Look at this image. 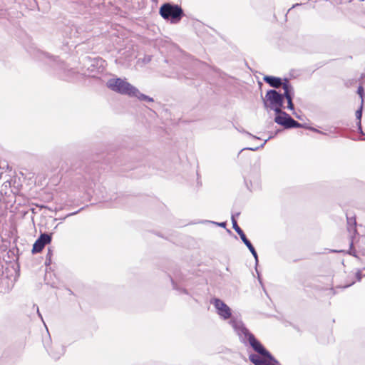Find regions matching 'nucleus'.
Instances as JSON below:
<instances>
[{
    "label": "nucleus",
    "mask_w": 365,
    "mask_h": 365,
    "mask_svg": "<svg viewBox=\"0 0 365 365\" xmlns=\"http://www.w3.org/2000/svg\"><path fill=\"white\" fill-rule=\"evenodd\" d=\"M211 303L217 310V314L224 320L228 319L232 316L231 309L221 299H214Z\"/></svg>",
    "instance_id": "7"
},
{
    "label": "nucleus",
    "mask_w": 365,
    "mask_h": 365,
    "mask_svg": "<svg viewBox=\"0 0 365 365\" xmlns=\"http://www.w3.org/2000/svg\"><path fill=\"white\" fill-rule=\"evenodd\" d=\"M293 114H294V115H295V116H296V118H299V115H296L294 113H293Z\"/></svg>",
    "instance_id": "31"
},
{
    "label": "nucleus",
    "mask_w": 365,
    "mask_h": 365,
    "mask_svg": "<svg viewBox=\"0 0 365 365\" xmlns=\"http://www.w3.org/2000/svg\"><path fill=\"white\" fill-rule=\"evenodd\" d=\"M363 276H365V273H363L362 270H357L356 272V277L357 281H360Z\"/></svg>",
    "instance_id": "22"
},
{
    "label": "nucleus",
    "mask_w": 365,
    "mask_h": 365,
    "mask_svg": "<svg viewBox=\"0 0 365 365\" xmlns=\"http://www.w3.org/2000/svg\"><path fill=\"white\" fill-rule=\"evenodd\" d=\"M150 61V57L148 56L147 58H145V62H149Z\"/></svg>",
    "instance_id": "29"
},
{
    "label": "nucleus",
    "mask_w": 365,
    "mask_h": 365,
    "mask_svg": "<svg viewBox=\"0 0 365 365\" xmlns=\"http://www.w3.org/2000/svg\"><path fill=\"white\" fill-rule=\"evenodd\" d=\"M263 80L270 86L275 88H279L280 87L283 88V86L285 83V81L282 82V80L280 78L271 76H265L263 78Z\"/></svg>",
    "instance_id": "11"
},
{
    "label": "nucleus",
    "mask_w": 365,
    "mask_h": 365,
    "mask_svg": "<svg viewBox=\"0 0 365 365\" xmlns=\"http://www.w3.org/2000/svg\"><path fill=\"white\" fill-rule=\"evenodd\" d=\"M309 129H310L311 130H313L314 132L322 133L321 131H319V130H317V129H316L314 128H309Z\"/></svg>",
    "instance_id": "27"
},
{
    "label": "nucleus",
    "mask_w": 365,
    "mask_h": 365,
    "mask_svg": "<svg viewBox=\"0 0 365 365\" xmlns=\"http://www.w3.org/2000/svg\"><path fill=\"white\" fill-rule=\"evenodd\" d=\"M299 4H296L295 5H294L292 7H295V6H299Z\"/></svg>",
    "instance_id": "32"
},
{
    "label": "nucleus",
    "mask_w": 365,
    "mask_h": 365,
    "mask_svg": "<svg viewBox=\"0 0 365 365\" xmlns=\"http://www.w3.org/2000/svg\"><path fill=\"white\" fill-rule=\"evenodd\" d=\"M282 107L283 106H271L269 108L271 110H273L277 115H282V113H285L284 111H283L282 110Z\"/></svg>",
    "instance_id": "16"
},
{
    "label": "nucleus",
    "mask_w": 365,
    "mask_h": 365,
    "mask_svg": "<svg viewBox=\"0 0 365 365\" xmlns=\"http://www.w3.org/2000/svg\"><path fill=\"white\" fill-rule=\"evenodd\" d=\"M284 96L283 93H279L276 90H269L263 100L264 106L265 108H270L271 106H283Z\"/></svg>",
    "instance_id": "5"
},
{
    "label": "nucleus",
    "mask_w": 365,
    "mask_h": 365,
    "mask_svg": "<svg viewBox=\"0 0 365 365\" xmlns=\"http://www.w3.org/2000/svg\"><path fill=\"white\" fill-rule=\"evenodd\" d=\"M242 241L244 242V244L247 246V248H250V247L252 246V243L250 242V241L247 238L246 236H245L244 237H242Z\"/></svg>",
    "instance_id": "21"
},
{
    "label": "nucleus",
    "mask_w": 365,
    "mask_h": 365,
    "mask_svg": "<svg viewBox=\"0 0 365 365\" xmlns=\"http://www.w3.org/2000/svg\"><path fill=\"white\" fill-rule=\"evenodd\" d=\"M364 140H365V138H364Z\"/></svg>",
    "instance_id": "34"
},
{
    "label": "nucleus",
    "mask_w": 365,
    "mask_h": 365,
    "mask_svg": "<svg viewBox=\"0 0 365 365\" xmlns=\"http://www.w3.org/2000/svg\"><path fill=\"white\" fill-rule=\"evenodd\" d=\"M51 241V235L47 233L41 234L39 237L36 240L33 245L32 253L40 252L46 245H48Z\"/></svg>",
    "instance_id": "8"
},
{
    "label": "nucleus",
    "mask_w": 365,
    "mask_h": 365,
    "mask_svg": "<svg viewBox=\"0 0 365 365\" xmlns=\"http://www.w3.org/2000/svg\"><path fill=\"white\" fill-rule=\"evenodd\" d=\"M78 211L75 212H73V213H71V214H69L68 216L73 215H75V214H76V213H78Z\"/></svg>",
    "instance_id": "30"
},
{
    "label": "nucleus",
    "mask_w": 365,
    "mask_h": 365,
    "mask_svg": "<svg viewBox=\"0 0 365 365\" xmlns=\"http://www.w3.org/2000/svg\"><path fill=\"white\" fill-rule=\"evenodd\" d=\"M284 93L283 96L287 101V108L290 110H294V106L292 101L294 94V88L290 85L287 79H285V83L283 86Z\"/></svg>",
    "instance_id": "9"
},
{
    "label": "nucleus",
    "mask_w": 365,
    "mask_h": 365,
    "mask_svg": "<svg viewBox=\"0 0 365 365\" xmlns=\"http://www.w3.org/2000/svg\"><path fill=\"white\" fill-rule=\"evenodd\" d=\"M239 215H240V212H237L235 215L232 214L231 216V220H232L233 229L236 231V232L240 235V238L242 239V237H244L246 235L244 233V232L242 230V229L238 226L237 220L235 219V217L239 216Z\"/></svg>",
    "instance_id": "13"
},
{
    "label": "nucleus",
    "mask_w": 365,
    "mask_h": 365,
    "mask_svg": "<svg viewBox=\"0 0 365 365\" xmlns=\"http://www.w3.org/2000/svg\"><path fill=\"white\" fill-rule=\"evenodd\" d=\"M46 348L49 355L55 360L60 359L65 351L64 346L58 343H51L49 346H46Z\"/></svg>",
    "instance_id": "10"
},
{
    "label": "nucleus",
    "mask_w": 365,
    "mask_h": 365,
    "mask_svg": "<svg viewBox=\"0 0 365 365\" xmlns=\"http://www.w3.org/2000/svg\"><path fill=\"white\" fill-rule=\"evenodd\" d=\"M363 103H364V101L362 100L361 102L360 108L356 111V118L358 120V123H357L358 130L362 135H364L362 132L361 124Z\"/></svg>",
    "instance_id": "14"
},
{
    "label": "nucleus",
    "mask_w": 365,
    "mask_h": 365,
    "mask_svg": "<svg viewBox=\"0 0 365 365\" xmlns=\"http://www.w3.org/2000/svg\"><path fill=\"white\" fill-rule=\"evenodd\" d=\"M52 253H51V250L50 249H48V254H47V257H46V264H47V261L48 260L49 262H51V256Z\"/></svg>",
    "instance_id": "25"
},
{
    "label": "nucleus",
    "mask_w": 365,
    "mask_h": 365,
    "mask_svg": "<svg viewBox=\"0 0 365 365\" xmlns=\"http://www.w3.org/2000/svg\"><path fill=\"white\" fill-rule=\"evenodd\" d=\"M36 310H37V312H38V316L42 319V316H41V314H40V312H39V310H38V307H36Z\"/></svg>",
    "instance_id": "28"
},
{
    "label": "nucleus",
    "mask_w": 365,
    "mask_h": 365,
    "mask_svg": "<svg viewBox=\"0 0 365 365\" xmlns=\"http://www.w3.org/2000/svg\"><path fill=\"white\" fill-rule=\"evenodd\" d=\"M274 122L282 125L286 129L292 128H306L304 125L294 120L287 113H282V115H277L274 118Z\"/></svg>",
    "instance_id": "6"
},
{
    "label": "nucleus",
    "mask_w": 365,
    "mask_h": 365,
    "mask_svg": "<svg viewBox=\"0 0 365 365\" xmlns=\"http://www.w3.org/2000/svg\"><path fill=\"white\" fill-rule=\"evenodd\" d=\"M159 12L164 19L170 20L173 24L179 22L184 14L180 6L170 3L163 4Z\"/></svg>",
    "instance_id": "4"
},
{
    "label": "nucleus",
    "mask_w": 365,
    "mask_h": 365,
    "mask_svg": "<svg viewBox=\"0 0 365 365\" xmlns=\"http://www.w3.org/2000/svg\"><path fill=\"white\" fill-rule=\"evenodd\" d=\"M236 334L238 335L241 342L245 344L249 342L251 347L259 355L268 359L274 364H279V361L263 346V345L250 332L244 323L235 319L230 321Z\"/></svg>",
    "instance_id": "1"
},
{
    "label": "nucleus",
    "mask_w": 365,
    "mask_h": 365,
    "mask_svg": "<svg viewBox=\"0 0 365 365\" xmlns=\"http://www.w3.org/2000/svg\"><path fill=\"white\" fill-rule=\"evenodd\" d=\"M35 57L39 60L50 64L52 66H56L58 68V75L64 80H70L75 71L73 69H67L62 63H60L56 57L49 55L42 51L38 50L35 53Z\"/></svg>",
    "instance_id": "2"
},
{
    "label": "nucleus",
    "mask_w": 365,
    "mask_h": 365,
    "mask_svg": "<svg viewBox=\"0 0 365 365\" xmlns=\"http://www.w3.org/2000/svg\"><path fill=\"white\" fill-rule=\"evenodd\" d=\"M250 361L255 365H278L279 364L268 363L265 359H262L259 356L252 354L249 356Z\"/></svg>",
    "instance_id": "12"
},
{
    "label": "nucleus",
    "mask_w": 365,
    "mask_h": 365,
    "mask_svg": "<svg viewBox=\"0 0 365 365\" xmlns=\"http://www.w3.org/2000/svg\"><path fill=\"white\" fill-rule=\"evenodd\" d=\"M331 252H336L337 251L336 250H332Z\"/></svg>",
    "instance_id": "33"
},
{
    "label": "nucleus",
    "mask_w": 365,
    "mask_h": 365,
    "mask_svg": "<svg viewBox=\"0 0 365 365\" xmlns=\"http://www.w3.org/2000/svg\"><path fill=\"white\" fill-rule=\"evenodd\" d=\"M133 97H136L140 101H144L148 102H153V98L151 97H149L145 94L141 93L139 90L138 89V91L136 93L133 94Z\"/></svg>",
    "instance_id": "15"
},
{
    "label": "nucleus",
    "mask_w": 365,
    "mask_h": 365,
    "mask_svg": "<svg viewBox=\"0 0 365 365\" xmlns=\"http://www.w3.org/2000/svg\"><path fill=\"white\" fill-rule=\"evenodd\" d=\"M220 227H226V222H220V223H217Z\"/></svg>",
    "instance_id": "26"
},
{
    "label": "nucleus",
    "mask_w": 365,
    "mask_h": 365,
    "mask_svg": "<svg viewBox=\"0 0 365 365\" xmlns=\"http://www.w3.org/2000/svg\"><path fill=\"white\" fill-rule=\"evenodd\" d=\"M357 93L359 95L361 101H364V88L361 86H359L357 90Z\"/></svg>",
    "instance_id": "23"
},
{
    "label": "nucleus",
    "mask_w": 365,
    "mask_h": 365,
    "mask_svg": "<svg viewBox=\"0 0 365 365\" xmlns=\"http://www.w3.org/2000/svg\"><path fill=\"white\" fill-rule=\"evenodd\" d=\"M272 137H269L268 139L265 140L264 142L259 147H256V148H244L242 149L241 151L244 150H253V151H255L257 150H258L259 148H263L264 145H265V143L268 141V140H269Z\"/></svg>",
    "instance_id": "17"
},
{
    "label": "nucleus",
    "mask_w": 365,
    "mask_h": 365,
    "mask_svg": "<svg viewBox=\"0 0 365 365\" xmlns=\"http://www.w3.org/2000/svg\"><path fill=\"white\" fill-rule=\"evenodd\" d=\"M240 132H242V133H246L247 135H248L249 136H250V137H252V138H253L259 139V138H258V137H257V136H255V135H252V134H251L250 133L247 132V131H245V130H240Z\"/></svg>",
    "instance_id": "24"
},
{
    "label": "nucleus",
    "mask_w": 365,
    "mask_h": 365,
    "mask_svg": "<svg viewBox=\"0 0 365 365\" xmlns=\"http://www.w3.org/2000/svg\"><path fill=\"white\" fill-rule=\"evenodd\" d=\"M242 241L244 242V244L247 246V248H250V247L252 246V243L250 242V241L247 238L246 236H245L244 237H242Z\"/></svg>",
    "instance_id": "20"
},
{
    "label": "nucleus",
    "mask_w": 365,
    "mask_h": 365,
    "mask_svg": "<svg viewBox=\"0 0 365 365\" xmlns=\"http://www.w3.org/2000/svg\"><path fill=\"white\" fill-rule=\"evenodd\" d=\"M106 86L115 93L130 97H133V94L138 91V88L128 83L125 78H110L106 82Z\"/></svg>",
    "instance_id": "3"
},
{
    "label": "nucleus",
    "mask_w": 365,
    "mask_h": 365,
    "mask_svg": "<svg viewBox=\"0 0 365 365\" xmlns=\"http://www.w3.org/2000/svg\"><path fill=\"white\" fill-rule=\"evenodd\" d=\"M248 249L250 251V252L252 253V255H253V257H255V261L257 262V261H258V255H257V253L255 247H253V245L252 247H250V248H248Z\"/></svg>",
    "instance_id": "18"
},
{
    "label": "nucleus",
    "mask_w": 365,
    "mask_h": 365,
    "mask_svg": "<svg viewBox=\"0 0 365 365\" xmlns=\"http://www.w3.org/2000/svg\"><path fill=\"white\" fill-rule=\"evenodd\" d=\"M242 241L244 242V244L247 246V248H250V247L252 246V243L250 242V241L247 238L246 236H245L244 237H242Z\"/></svg>",
    "instance_id": "19"
}]
</instances>
